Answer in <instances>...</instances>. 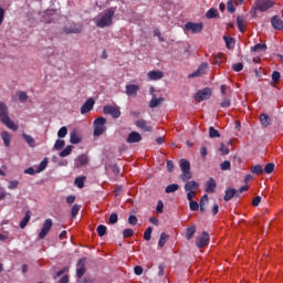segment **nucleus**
Returning <instances> with one entry per match:
<instances>
[{"mask_svg":"<svg viewBox=\"0 0 283 283\" xmlns=\"http://www.w3.org/2000/svg\"><path fill=\"white\" fill-rule=\"evenodd\" d=\"M227 10L230 12V14H233L235 12V6H233V0H229L227 2Z\"/></svg>","mask_w":283,"mask_h":283,"instance_id":"obj_50","label":"nucleus"},{"mask_svg":"<svg viewBox=\"0 0 283 283\" xmlns=\"http://www.w3.org/2000/svg\"><path fill=\"white\" fill-rule=\"evenodd\" d=\"M46 168H48V158H44V159L40 163V165L38 166L36 171H38L39 174H41V171H45Z\"/></svg>","mask_w":283,"mask_h":283,"instance_id":"obj_40","label":"nucleus"},{"mask_svg":"<svg viewBox=\"0 0 283 283\" xmlns=\"http://www.w3.org/2000/svg\"><path fill=\"white\" fill-rule=\"evenodd\" d=\"M207 19H220V13L218 12V9H209L206 13Z\"/></svg>","mask_w":283,"mask_h":283,"instance_id":"obj_30","label":"nucleus"},{"mask_svg":"<svg viewBox=\"0 0 283 283\" xmlns=\"http://www.w3.org/2000/svg\"><path fill=\"white\" fill-rule=\"evenodd\" d=\"M132 235H134V230L132 229H125L123 231V238H132Z\"/></svg>","mask_w":283,"mask_h":283,"instance_id":"obj_58","label":"nucleus"},{"mask_svg":"<svg viewBox=\"0 0 283 283\" xmlns=\"http://www.w3.org/2000/svg\"><path fill=\"white\" fill-rule=\"evenodd\" d=\"M266 44H255L254 46H251V52H265Z\"/></svg>","mask_w":283,"mask_h":283,"instance_id":"obj_38","label":"nucleus"},{"mask_svg":"<svg viewBox=\"0 0 283 283\" xmlns=\"http://www.w3.org/2000/svg\"><path fill=\"white\" fill-rule=\"evenodd\" d=\"M67 136V127L62 126L57 132V138H65Z\"/></svg>","mask_w":283,"mask_h":283,"instance_id":"obj_46","label":"nucleus"},{"mask_svg":"<svg viewBox=\"0 0 283 283\" xmlns=\"http://www.w3.org/2000/svg\"><path fill=\"white\" fill-rule=\"evenodd\" d=\"M22 138H24L25 143L29 144V147H34V138L28 134H22Z\"/></svg>","mask_w":283,"mask_h":283,"instance_id":"obj_41","label":"nucleus"},{"mask_svg":"<svg viewBox=\"0 0 283 283\" xmlns=\"http://www.w3.org/2000/svg\"><path fill=\"white\" fill-rule=\"evenodd\" d=\"M160 103H165V97H159V98H156V95H153V98L150 99V103H149V107L151 109L158 107V105H160Z\"/></svg>","mask_w":283,"mask_h":283,"instance_id":"obj_24","label":"nucleus"},{"mask_svg":"<svg viewBox=\"0 0 283 283\" xmlns=\"http://www.w3.org/2000/svg\"><path fill=\"white\" fill-rule=\"evenodd\" d=\"M255 10L259 12H266V10H271L273 6H275L274 0H255L254 1Z\"/></svg>","mask_w":283,"mask_h":283,"instance_id":"obj_5","label":"nucleus"},{"mask_svg":"<svg viewBox=\"0 0 283 283\" xmlns=\"http://www.w3.org/2000/svg\"><path fill=\"white\" fill-rule=\"evenodd\" d=\"M114 14L116 10L114 8H108L104 11V14L95 20L97 28H109L114 23Z\"/></svg>","mask_w":283,"mask_h":283,"instance_id":"obj_1","label":"nucleus"},{"mask_svg":"<svg viewBox=\"0 0 283 283\" xmlns=\"http://www.w3.org/2000/svg\"><path fill=\"white\" fill-rule=\"evenodd\" d=\"M196 235V226H189L186 229V240H193V237Z\"/></svg>","mask_w":283,"mask_h":283,"instance_id":"obj_28","label":"nucleus"},{"mask_svg":"<svg viewBox=\"0 0 283 283\" xmlns=\"http://www.w3.org/2000/svg\"><path fill=\"white\" fill-rule=\"evenodd\" d=\"M128 223L132 224V227H136V224H138V218H136L134 214H130L128 217Z\"/></svg>","mask_w":283,"mask_h":283,"instance_id":"obj_55","label":"nucleus"},{"mask_svg":"<svg viewBox=\"0 0 283 283\" xmlns=\"http://www.w3.org/2000/svg\"><path fill=\"white\" fill-rule=\"evenodd\" d=\"M231 198H238V190L233 188L226 189V195L223 196L224 202H229Z\"/></svg>","mask_w":283,"mask_h":283,"instance_id":"obj_18","label":"nucleus"},{"mask_svg":"<svg viewBox=\"0 0 283 283\" xmlns=\"http://www.w3.org/2000/svg\"><path fill=\"white\" fill-rule=\"evenodd\" d=\"M135 125L143 132H154V128L151 126H147V120L145 119L136 120Z\"/></svg>","mask_w":283,"mask_h":283,"instance_id":"obj_16","label":"nucleus"},{"mask_svg":"<svg viewBox=\"0 0 283 283\" xmlns=\"http://www.w3.org/2000/svg\"><path fill=\"white\" fill-rule=\"evenodd\" d=\"M281 77H282V74H280L279 71H273V73H272L273 83H280Z\"/></svg>","mask_w":283,"mask_h":283,"instance_id":"obj_52","label":"nucleus"},{"mask_svg":"<svg viewBox=\"0 0 283 283\" xmlns=\"http://www.w3.org/2000/svg\"><path fill=\"white\" fill-rule=\"evenodd\" d=\"M0 120L8 127V129H12V132L19 129V126H17V124L10 119V116H8V106L2 102H0Z\"/></svg>","mask_w":283,"mask_h":283,"instance_id":"obj_2","label":"nucleus"},{"mask_svg":"<svg viewBox=\"0 0 283 283\" xmlns=\"http://www.w3.org/2000/svg\"><path fill=\"white\" fill-rule=\"evenodd\" d=\"M165 76V73L163 71H149L148 72V78L150 81H160Z\"/></svg>","mask_w":283,"mask_h":283,"instance_id":"obj_19","label":"nucleus"},{"mask_svg":"<svg viewBox=\"0 0 283 283\" xmlns=\"http://www.w3.org/2000/svg\"><path fill=\"white\" fill-rule=\"evenodd\" d=\"M190 211H198L200 209V203L198 201H189Z\"/></svg>","mask_w":283,"mask_h":283,"instance_id":"obj_53","label":"nucleus"},{"mask_svg":"<svg viewBox=\"0 0 283 283\" xmlns=\"http://www.w3.org/2000/svg\"><path fill=\"white\" fill-rule=\"evenodd\" d=\"M218 187V184L216 182V179L213 177H210L209 180L206 182V193H216V188Z\"/></svg>","mask_w":283,"mask_h":283,"instance_id":"obj_14","label":"nucleus"},{"mask_svg":"<svg viewBox=\"0 0 283 283\" xmlns=\"http://www.w3.org/2000/svg\"><path fill=\"white\" fill-rule=\"evenodd\" d=\"M74 149V146L69 145L66 146L61 153H60V157L61 158H67V156H70V154H72V150Z\"/></svg>","mask_w":283,"mask_h":283,"instance_id":"obj_34","label":"nucleus"},{"mask_svg":"<svg viewBox=\"0 0 283 283\" xmlns=\"http://www.w3.org/2000/svg\"><path fill=\"white\" fill-rule=\"evenodd\" d=\"M251 172L260 176V175L264 174V169H262L261 165H255L251 168Z\"/></svg>","mask_w":283,"mask_h":283,"instance_id":"obj_43","label":"nucleus"},{"mask_svg":"<svg viewBox=\"0 0 283 283\" xmlns=\"http://www.w3.org/2000/svg\"><path fill=\"white\" fill-rule=\"evenodd\" d=\"M94 98L90 97L81 107V114H88V112H92V109H94Z\"/></svg>","mask_w":283,"mask_h":283,"instance_id":"obj_15","label":"nucleus"},{"mask_svg":"<svg viewBox=\"0 0 283 283\" xmlns=\"http://www.w3.org/2000/svg\"><path fill=\"white\" fill-rule=\"evenodd\" d=\"M52 219H46L44 220L43 224H42V229L39 233V239L43 240L49 233L50 231H52Z\"/></svg>","mask_w":283,"mask_h":283,"instance_id":"obj_8","label":"nucleus"},{"mask_svg":"<svg viewBox=\"0 0 283 283\" xmlns=\"http://www.w3.org/2000/svg\"><path fill=\"white\" fill-rule=\"evenodd\" d=\"M165 208V203L163 202V200H159L157 202V207H156V211L157 213H163V209Z\"/></svg>","mask_w":283,"mask_h":283,"instance_id":"obj_59","label":"nucleus"},{"mask_svg":"<svg viewBox=\"0 0 283 283\" xmlns=\"http://www.w3.org/2000/svg\"><path fill=\"white\" fill-rule=\"evenodd\" d=\"M202 23L187 22L185 24V30H187V32H192V34H200V32H202Z\"/></svg>","mask_w":283,"mask_h":283,"instance_id":"obj_9","label":"nucleus"},{"mask_svg":"<svg viewBox=\"0 0 283 283\" xmlns=\"http://www.w3.org/2000/svg\"><path fill=\"white\" fill-rule=\"evenodd\" d=\"M81 140H83V138L81 137V135H78V132L73 130L70 134V143L72 145H78V143H81Z\"/></svg>","mask_w":283,"mask_h":283,"instance_id":"obj_22","label":"nucleus"},{"mask_svg":"<svg viewBox=\"0 0 283 283\" xmlns=\"http://www.w3.org/2000/svg\"><path fill=\"white\" fill-rule=\"evenodd\" d=\"M140 140H143V135H140V133L138 132H132L130 134H128V137L126 138V143H128V145L140 143Z\"/></svg>","mask_w":283,"mask_h":283,"instance_id":"obj_13","label":"nucleus"},{"mask_svg":"<svg viewBox=\"0 0 283 283\" xmlns=\"http://www.w3.org/2000/svg\"><path fill=\"white\" fill-rule=\"evenodd\" d=\"M85 176L75 178V185L78 189H83L85 187Z\"/></svg>","mask_w":283,"mask_h":283,"instance_id":"obj_36","label":"nucleus"},{"mask_svg":"<svg viewBox=\"0 0 283 283\" xmlns=\"http://www.w3.org/2000/svg\"><path fill=\"white\" fill-rule=\"evenodd\" d=\"M63 147H65V140L63 139H57L54 144V149L56 151H61V149H63Z\"/></svg>","mask_w":283,"mask_h":283,"instance_id":"obj_42","label":"nucleus"},{"mask_svg":"<svg viewBox=\"0 0 283 283\" xmlns=\"http://www.w3.org/2000/svg\"><path fill=\"white\" fill-rule=\"evenodd\" d=\"M199 187L200 184L198 181L191 180L185 185L184 189L185 191H193V189H198Z\"/></svg>","mask_w":283,"mask_h":283,"instance_id":"obj_25","label":"nucleus"},{"mask_svg":"<svg viewBox=\"0 0 283 283\" xmlns=\"http://www.w3.org/2000/svg\"><path fill=\"white\" fill-rule=\"evenodd\" d=\"M179 167L182 171L180 175V180L182 182H187V180H191L193 178V175L191 174V164L187 159H180Z\"/></svg>","mask_w":283,"mask_h":283,"instance_id":"obj_3","label":"nucleus"},{"mask_svg":"<svg viewBox=\"0 0 283 283\" xmlns=\"http://www.w3.org/2000/svg\"><path fill=\"white\" fill-rule=\"evenodd\" d=\"M107 119L105 117H97L94 122V132L93 136H103L105 134L107 127H105Z\"/></svg>","mask_w":283,"mask_h":283,"instance_id":"obj_4","label":"nucleus"},{"mask_svg":"<svg viewBox=\"0 0 283 283\" xmlns=\"http://www.w3.org/2000/svg\"><path fill=\"white\" fill-rule=\"evenodd\" d=\"M260 123L263 127H268L271 125V117H269V115H266V114H261Z\"/></svg>","mask_w":283,"mask_h":283,"instance_id":"obj_31","label":"nucleus"},{"mask_svg":"<svg viewBox=\"0 0 283 283\" xmlns=\"http://www.w3.org/2000/svg\"><path fill=\"white\" fill-rule=\"evenodd\" d=\"M17 187H19V180L9 181L8 189H17Z\"/></svg>","mask_w":283,"mask_h":283,"instance_id":"obj_60","label":"nucleus"},{"mask_svg":"<svg viewBox=\"0 0 283 283\" xmlns=\"http://www.w3.org/2000/svg\"><path fill=\"white\" fill-rule=\"evenodd\" d=\"M272 27L274 30H282L283 29V21L280 19L279 15H274L271 19Z\"/></svg>","mask_w":283,"mask_h":283,"instance_id":"obj_20","label":"nucleus"},{"mask_svg":"<svg viewBox=\"0 0 283 283\" xmlns=\"http://www.w3.org/2000/svg\"><path fill=\"white\" fill-rule=\"evenodd\" d=\"M24 174H28L29 176H34L35 174H39L36 169L34 170L32 167H29L24 170Z\"/></svg>","mask_w":283,"mask_h":283,"instance_id":"obj_61","label":"nucleus"},{"mask_svg":"<svg viewBox=\"0 0 283 283\" xmlns=\"http://www.w3.org/2000/svg\"><path fill=\"white\" fill-rule=\"evenodd\" d=\"M134 273H135V275H143V266L136 265L134 268Z\"/></svg>","mask_w":283,"mask_h":283,"instance_id":"obj_62","label":"nucleus"},{"mask_svg":"<svg viewBox=\"0 0 283 283\" xmlns=\"http://www.w3.org/2000/svg\"><path fill=\"white\" fill-rule=\"evenodd\" d=\"M219 151H221L222 156H228L229 154V147H227L224 144L220 145Z\"/></svg>","mask_w":283,"mask_h":283,"instance_id":"obj_57","label":"nucleus"},{"mask_svg":"<svg viewBox=\"0 0 283 283\" xmlns=\"http://www.w3.org/2000/svg\"><path fill=\"white\" fill-rule=\"evenodd\" d=\"M209 240H210L209 233L207 231H203L201 233V237L197 239L196 247L198 249H205V247L209 244Z\"/></svg>","mask_w":283,"mask_h":283,"instance_id":"obj_10","label":"nucleus"},{"mask_svg":"<svg viewBox=\"0 0 283 283\" xmlns=\"http://www.w3.org/2000/svg\"><path fill=\"white\" fill-rule=\"evenodd\" d=\"M169 240V234L163 232L160 234L159 241H158V247H160V249H163V247H165V244H167V241Z\"/></svg>","mask_w":283,"mask_h":283,"instance_id":"obj_33","label":"nucleus"},{"mask_svg":"<svg viewBox=\"0 0 283 283\" xmlns=\"http://www.w3.org/2000/svg\"><path fill=\"white\" fill-rule=\"evenodd\" d=\"M209 65L207 63H201L197 71L189 74V78H198V76H202V74H207Z\"/></svg>","mask_w":283,"mask_h":283,"instance_id":"obj_12","label":"nucleus"},{"mask_svg":"<svg viewBox=\"0 0 283 283\" xmlns=\"http://www.w3.org/2000/svg\"><path fill=\"white\" fill-rule=\"evenodd\" d=\"M151 231L153 228L148 227L145 232H144V239L146 240V242H149V240H151Z\"/></svg>","mask_w":283,"mask_h":283,"instance_id":"obj_48","label":"nucleus"},{"mask_svg":"<svg viewBox=\"0 0 283 283\" xmlns=\"http://www.w3.org/2000/svg\"><path fill=\"white\" fill-rule=\"evenodd\" d=\"M32 218V212L28 210L25 212L24 218L20 221V229H25L28 227V222H30V219Z\"/></svg>","mask_w":283,"mask_h":283,"instance_id":"obj_26","label":"nucleus"},{"mask_svg":"<svg viewBox=\"0 0 283 283\" xmlns=\"http://www.w3.org/2000/svg\"><path fill=\"white\" fill-rule=\"evenodd\" d=\"M178 189H180V186H178L177 184H172V185H168L165 189L166 193H176V191H178Z\"/></svg>","mask_w":283,"mask_h":283,"instance_id":"obj_35","label":"nucleus"},{"mask_svg":"<svg viewBox=\"0 0 283 283\" xmlns=\"http://www.w3.org/2000/svg\"><path fill=\"white\" fill-rule=\"evenodd\" d=\"M76 270V277L81 280L85 275V259H80Z\"/></svg>","mask_w":283,"mask_h":283,"instance_id":"obj_17","label":"nucleus"},{"mask_svg":"<svg viewBox=\"0 0 283 283\" xmlns=\"http://www.w3.org/2000/svg\"><path fill=\"white\" fill-rule=\"evenodd\" d=\"M88 163V158L87 155H80L76 160H75V165L77 167H85V165Z\"/></svg>","mask_w":283,"mask_h":283,"instance_id":"obj_27","label":"nucleus"},{"mask_svg":"<svg viewBox=\"0 0 283 283\" xmlns=\"http://www.w3.org/2000/svg\"><path fill=\"white\" fill-rule=\"evenodd\" d=\"M78 211H81V205H73L71 209V218H76V216H78Z\"/></svg>","mask_w":283,"mask_h":283,"instance_id":"obj_39","label":"nucleus"},{"mask_svg":"<svg viewBox=\"0 0 283 283\" xmlns=\"http://www.w3.org/2000/svg\"><path fill=\"white\" fill-rule=\"evenodd\" d=\"M220 63H222V54L219 53L214 56V64L220 65Z\"/></svg>","mask_w":283,"mask_h":283,"instance_id":"obj_64","label":"nucleus"},{"mask_svg":"<svg viewBox=\"0 0 283 283\" xmlns=\"http://www.w3.org/2000/svg\"><path fill=\"white\" fill-rule=\"evenodd\" d=\"M232 70L234 72H242V70H244V64H242L241 62L235 63L232 65Z\"/></svg>","mask_w":283,"mask_h":283,"instance_id":"obj_54","label":"nucleus"},{"mask_svg":"<svg viewBox=\"0 0 283 283\" xmlns=\"http://www.w3.org/2000/svg\"><path fill=\"white\" fill-rule=\"evenodd\" d=\"M105 233H107V227L101 224L97 227V235L99 238H103L105 235Z\"/></svg>","mask_w":283,"mask_h":283,"instance_id":"obj_44","label":"nucleus"},{"mask_svg":"<svg viewBox=\"0 0 283 283\" xmlns=\"http://www.w3.org/2000/svg\"><path fill=\"white\" fill-rule=\"evenodd\" d=\"M223 40L226 42L228 50H233L235 48V39L223 35Z\"/></svg>","mask_w":283,"mask_h":283,"instance_id":"obj_29","label":"nucleus"},{"mask_svg":"<svg viewBox=\"0 0 283 283\" xmlns=\"http://www.w3.org/2000/svg\"><path fill=\"white\" fill-rule=\"evenodd\" d=\"M211 88L206 87L202 88L200 91L197 92V94L195 95V101L197 103H202V101H209V98H211Z\"/></svg>","mask_w":283,"mask_h":283,"instance_id":"obj_6","label":"nucleus"},{"mask_svg":"<svg viewBox=\"0 0 283 283\" xmlns=\"http://www.w3.org/2000/svg\"><path fill=\"white\" fill-rule=\"evenodd\" d=\"M264 171L265 174H273V171H275V164L273 163L266 164L264 167Z\"/></svg>","mask_w":283,"mask_h":283,"instance_id":"obj_45","label":"nucleus"},{"mask_svg":"<svg viewBox=\"0 0 283 283\" xmlns=\"http://www.w3.org/2000/svg\"><path fill=\"white\" fill-rule=\"evenodd\" d=\"M64 34H81L83 32V25L72 24L63 28Z\"/></svg>","mask_w":283,"mask_h":283,"instance_id":"obj_11","label":"nucleus"},{"mask_svg":"<svg viewBox=\"0 0 283 283\" xmlns=\"http://www.w3.org/2000/svg\"><path fill=\"white\" fill-rule=\"evenodd\" d=\"M209 138H220V132H218L213 126L209 127Z\"/></svg>","mask_w":283,"mask_h":283,"instance_id":"obj_37","label":"nucleus"},{"mask_svg":"<svg viewBox=\"0 0 283 283\" xmlns=\"http://www.w3.org/2000/svg\"><path fill=\"white\" fill-rule=\"evenodd\" d=\"M108 222L109 224H116L118 222V214L116 212L111 213Z\"/></svg>","mask_w":283,"mask_h":283,"instance_id":"obj_51","label":"nucleus"},{"mask_svg":"<svg viewBox=\"0 0 283 283\" xmlns=\"http://www.w3.org/2000/svg\"><path fill=\"white\" fill-rule=\"evenodd\" d=\"M165 275V264L158 266V276L163 277Z\"/></svg>","mask_w":283,"mask_h":283,"instance_id":"obj_63","label":"nucleus"},{"mask_svg":"<svg viewBox=\"0 0 283 283\" xmlns=\"http://www.w3.org/2000/svg\"><path fill=\"white\" fill-rule=\"evenodd\" d=\"M104 114H108L112 118H120V107L106 105L103 107Z\"/></svg>","mask_w":283,"mask_h":283,"instance_id":"obj_7","label":"nucleus"},{"mask_svg":"<svg viewBox=\"0 0 283 283\" xmlns=\"http://www.w3.org/2000/svg\"><path fill=\"white\" fill-rule=\"evenodd\" d=\"M237 24L240 32L244 33L247 30L244 27L247 25V19H244V15H238L237 17Z\"/></svg>","mask_w":283,"mask_h":283,"instance_id":"obj_23","label":"nucleus"},{"mask_svg":"<svg viewBox=\"0 0 283 283\" xmlns=\"http://www.w3.org/2000/svg\"><path fill=\"white\" fill-rule=\"evenodd\" d=\"M18 96H19L20 103H25V101H28V98H29L28 93H25L23 91H20L18 93Z\"/></svg>","mask_w":283,"mask_h":283,"instance_id":"obj_49","label":"nucleus"},{"mask_svg":"<svg viewBox=\"0 0 283 283\" xmlns=\"http://www.w3.org/2000/svg\"><path fill=\"white\" fill-rule=\"evenodd\" d=\"M138 90H139L138 85L129 84L126 86V94L127 96H137Z\"/></svg>","mask_w":283,"mask_h":283,"instance_id":"obj_21","label":"nucleus"},{"mask_svg":"<svg viewBox=\"0 0 283 283\" xmlns=\"http://www.w3.org/2000/svg\"><path fill=\"white\" fill-rule=\"evenodd\" d=\"M220 169L221 171H229V169H231V161L224 160L223 163H221Z\"/></svg>","mask_w":283,"mask_h":283,"instance_id":"obj_47","label":"nucleus"},{"mask_svg":"<svg viewBox=\"0 0 283 283\" xmlns=\"http://www.w3.org/2000/svg\"><path fill=\"white\" fill-rule=\"evenodd\" d=\"M221 107H231V99L228 98V97H223L221 104H220Z\"/></svg>","mask_w":283,"mask_h":283,"instance_id":"obj_56","label":"nucleus"},{"mask_svg":"<svg viewBox=\"0 0 283 283\" xmlns=\"http://www.w3.org/2000/svg\"><path fill=\"white\" fill-rule=\"evenodd\" d=\"M1 138L4 143L6 147H10V142L12 140V136H10V133L8 132H2L1 133Z\"/></svg>","mask_w":283,"mask_h":283,"instance_id":"obj_32","label":"nucleus"}]
</instances>
